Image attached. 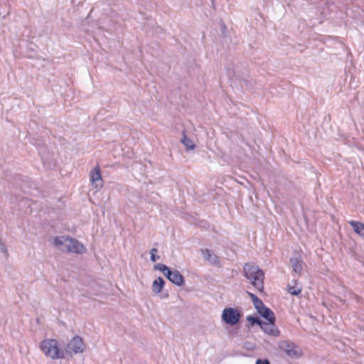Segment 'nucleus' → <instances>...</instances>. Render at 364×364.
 <instances>
[{
	"mask_svg": "<svg viewBox=\"0 0 364 364\" xmlns=\"http://www.w3.org/2000/svg\"><path fill=\"white\" fill-rule=\"evenodd\" d=\"M274 321V319H272L271 321H262V322H259V326L266 333L274 336H278L279 331L276 328Z\"/></svg>",
	"mask_w": 364,
	"mask_h": 364,
	"instance_id": "nucleus-9",
	"label": "nucleus"
},
{
	"mask_svg": "<svg viewBox=\"0 0 364 364\" xmlns=\"http://www.w3.org/2000/svg\"><path fill=\"white\" fill-rule=\"evenodd\" d=\"M64 350L65 358H72L74 355L82 353L85 349V345L81 337L76 336L72 338L63 348Z\"/></svg>",
	"mask_w": 364,
	"mask_h": 364,
	"instance_id": "nucleus-4",
	"label": "nucleus"
},
{
	"mask_svg": "<svg viewBox=\"0 0 364 364\" xmlns=\"http://www.w3.org/2000/svg\"><path fill=\"white\" fill-rule=\"evenodd\" d=\"M181 142L183 144L187 151L193 150L196 146L194 141L188 137L185 132L182 134Z\"/></svg>",
	"mask_w": 364,
	"mask_h": 364,
	"instance_id": "nucleus-12",
	"label": "nucleus"
},
{
	"mask_svg": "<svg viewBox=\"0 0 364 364\" xmlns=\"http://www.w3.org/2000/svg\"><path fill=\"white\" fill-rule=\"evenodd\" d=\"M279 347L286 355L291 358H299L302 355L301 349L294 343L289 341H281Z\"/></svg>",
	"mask_w": 364,
	"mask_h": 364,
	"instance_id": "nucleus-7",
	"label": "nucleus"
},
{
	"mask_svg": "<svg viewBox=\"0 0 364 364\" xmlns=\"http://www.w3.org/2000/svg\"><path fill=\"white\" fill-rule=\"evenodd\" d=\"M164 280L161 277H158L152 283V291L155 294H159L161 292L162 289L164 287Z\"/></svg>",
	"mask_w": 364,
	"mask_h": 364,
	"instance_id": "nucleus-11",
	"label": "nucleus"
},
{
	"mask_svg": "<svg viewBox=\"0 0 364 364\" xmlns=\"http://www.w3.org/2000/svg\"><path fill=\"white\" fill-rule=\"evenodd\" d=\"M242 317L241 312L235 308L228 307L225 308L221 314L222 321L229 326L237 325Z\"/></svg>",
	"mask_w": 364,
	"mask_h": 364,
	"instance_id": "nucleus-6",
	"label": "nucleus"
},
{
	"mask_svg": "<svg viewBox=\"0 0 364 364\" xmlns=\"http://www.w3.org/2000/svg\"><path fill=\"white\" fill-rule=\"evenodd\" d=\"M54 245L62 251L81 254L86 251V247L79 241L68 236H58L53 240Z\"/></svg>",
	"mask_w": 364,
	"mask_h": 364,
	"instance_id": "nucleus-1",
	"label": "nucleus"
},
{
	"mask_svg": "<svg viewBox=\"0 0 364 364\" xmlns=\"http://www.w3.org/2000/svg\"><path fill=\"white\" fill-rule=\"evenodd\" d=\"M290 263L291 264V267L294 272L296 273H299L302 269L301 261L300 259L297 257L291 258L290 259Z\"/></svg>",
	"mask_w": 364,
	"mask_h": 364,
	"instance_id": "nucleus-15",
	"label": "nucleus"
},
{
	"mask_svg": "<svg viewBox=\"0 0 364 364\" xmlns=\"http://www.w3.org/2000/svg\"><path fill=\"white\" fill-rule=\"evenodd\" d=\"M154 269L163 272L167 279L173 284L178 287H181L184 284L183 277L178 271H171L166 265L161 263L155 264Z\"/></svg>",
	"mask_w": 364,
	"mask_h": 364,
	"instance_id": "nucleus-5",
	"label": "nucleus"
},
{
	"mask_svg": "<svg viewBox=\"0 0 364 364\" xmlns=\"http://www.w3.org/2000/svg\"><path fill=\"white\" fill-rule=\"evenodd\" d=\"M249 295L252 298L254 305L255 308L257 309V311H259V309L264 306L262 301L259 300L255 294L249 293Z\"/></svg>",
	"mask_w": 364,
	"mask_h": 364,
	"instance_id": "nucleus-16",
	"label": "nucleus"
},
{
	"mask_svg": "<svg viewBox=\"0 0 364 364\" xmlns=\"http://www.w3.org/2000/svg\"><path fill=\"white\" fill-rule=\"evenodd\" d=\"M256 364H269V362L267 359H258L256 361Z\"/></svg>",
	"mask_w": 364,
	"mask_h": 364,
	"instance_id": "nucleus-20",
	"label": "nucleus"
},
{
	"mask_svg": "<svg viewBox=\"0 0 364 364\" xmlns=\"http://www.w3.org/2000/svg\"><path fill=\"white\" fill-rule=\"evenodd\" d=\"M156 252L157 250L156 248H153L151 250V260L154 262H156L159 258V256L156 255Z\"/></svg>",
	"mask_w": 364,
	"mask_h": 364,
	"instance_id": "nucleus-18",
	"label": "nucleus"
},
{
	"mask_svg": "<svg viewBox=\"0 0 364 364\" xmlns=\"http://www.w3.org/2000/svg\"><path fill=\"white\" fill-rule=\"evenodd\" d=\"M349 224L352 226L355 232L364 237V224L358 221L350 220Z\"/></svg>",
	"mask_w": 364,
	"mask_h": 364,
	"instance_id": "nucleus-13",
	"label": "nucleus"
},
{
	"mask_svg": "<svg viewBox=\"0 0 364 364\" xmlns=\"http://www.w3.org/2000/svg\"><path fill=\"white\" fill-rule=\"evenodd\" d=\"M202 255L205 260L213 264H216L218 263V258L215 254H214L211 250L205 249L202 250Z\"/></svg>",
	"mask_w": 364,
	"mask_h": 364,
	"instance_id": "nucleus-10",
	"label": "nucleus"
},
{
	"mask_svg": "<svg viewBox=\"0 0 364 364\" xmlns=\"http://www.w3.org/2000/svg\"><path fill=\"white\" fill-rule=\"evenodd\" d=\"M301 287H288V291L292 295H298L301 292Z\"/></svg>",
	"mask_w": 364,
	"mask_h": 364,
	"instance_id": "nucleus-17",
	"label": "nucleus"
},
{
	"mask_svg": "<svg viewBox=\"0 0 364 364\" xmlns=\"http://www.w3.org/2000/svg\"><path fill=\"white\" fill-rule=\"evenodd\" d=\"M90 179L92 186L97 191L100 190L103 186V180L99 166L95 167L90 173Z\"/></svg>",
	"mask_w": 364,
	"mask_h": 364,
	"instance_id": "nucleus-8",
	"label": "nucleus"
},
{
	"mask_svg": "<svg viewBox=\"0 0 364 364\" xmlns=\"http://www.w3.org/2000/svg\"><path fill=\"white\" fill-rule=\"evenodd\" d=\"M247 320L251 322L252 324L258 323L259 325V322H262V320H259L258 318H255L251 316L247 317Z\"/></svg>",
	"mask_w": 364,
	"mask_h": 364,
	"instance_id": "nucleus-19",
	"label": "nucleus"
},
{
	"mask_svg": "<svg viewBox=\"0 0 364 364\" xmlns=\"http://www.w3.org/2000/svg\"><path fill=\"white\" fill-rule=\"evenodd\" d=\"M258 312L264 318V321H271L272 319H274L273 312L265 306L259 309Z\"/></svg>",
	"mask_w": 364,
	"mask_h": 364,
	"instance_id": "nucleus-14",
	"label": "nucleus"
},
{
	"mask_svg": "<svg viewBox=\"0 0 364 364\" xmlns=\"http://www.w3.org/2000/svg\"><path fill=\"white\" fill-rule=\"evenodd\" d=\"M40 348L44 355L52 360H62L65 358L64 350L60 348L58 340L47 338L40 343Z\"/></svg>",
	"mask_w": 364,
	"mask_h": 364,
	"instance_id": "nucleus-2",
	"label": "nucleus"
},
{
	"mask_svg": "<svg viewBox=\"0 0 364 364\" xmlns=\"http://www.w3.org/2000/svg\"><path fill=\"white\" fill-rule=\"evenodd\" d=\"M244 274L258 291H262L264 288V272L258 266L246 264L244 267Z\"/></svg>",
	"mask_w": 364,
	"mask_h": 364,
	"instance_id": "nucleus-3",
	"label": "nucleus"
}]
</instances>
